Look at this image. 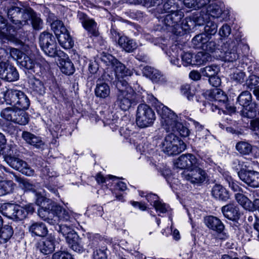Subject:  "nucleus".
I'll return each instance as SVG.
<instances>
[{
  "mask_svg": "<svg viewBox=\"0 0 259 259\" xmlns=\"http://www.w3.org/2000/svg\"><path fill=\"white\" fill-rule=\"evenodd\" d=\"M183 12L178 8L169 14H167L163 20V23L167 26L174 27L177 29L179 27V23L184 17Z\"/></svg>",
  "mask_w": 259,
  "mask_h": 259,
  "instance_id": "a211bd4d",
  "label": "nucleus"
},
{
  "mask_svg": "<svg viewBox=\"0 0 259 259\" xmlns=\"http://www.w3.org/2000/svg\"><path fill=\"white\" fill-rule=\"evenodd\" d=\"M235 199L246 209L250 210L251 201L244 195L237 193L235 195Z\"/></svg>",
  "mask_w": 259,
  "mask_h": 259,
  "instance_id": "13d9d810",
  "label": "nucleus"
},
{
  "mask_svg": "<svg viewBox=\"0 0 259 259\" xmlns=\"http://www.w3.org/2000/svg\"><path fill=\"white\" fill-rule=\"evenodd\" d=\"M21 66L27 69L31 70L36 74L39 76L45 74L47 70L50 68L49 63L44 59H37L34 61L29 56L26 54L24 55L21 60H19Z\"/></svg>",
  "mask_w": 259,
  "mask_h": 259,
  "instance_id": "423d86ee",
  "label": "nucleus"
},
{
  "mask_svg": "<svg viewBox=\"0 0 259 259\" xmlns=\"http://www.w3.org/2000/svg\"><path fill=\"white\" fill-rule=\"evenodd\" d=\"M70 247L74 251L81 253L84 250V248L81 244V240L77 234L74 235L71 239L67 242Z\"/></svg>",
  "mask_w": 259,
  "mask_h": 259,
  "instance_id": "a19ab883",
  "label": "nucleus"
},
{
  "mask_svg": "<svg viewBox=\"0 0 259 259\" xmlns=\"http://www.w3.org/2000/svg\"><path fill=\"white\" fill-rule=\"evenodd\" d=\"M236 149L241 155H248L252 150V146L246 141H239L236 143Z\"/></svg>",
  "mask_w": 259,
  "mask_h": 259,
  "instance_id": "c03bdc74",
  "label": "nucleus"
},
{
  "mask_svg": "<svg viewBox=\"0 0 259 259\" xmlns=\"http://www.w3.org/2000/svg\"><path fill=\"white\" fill-rule=\"evenodd\" d=\"M141 101L151 104L155 108L158 114L161 116V119L171 111L170 109L159 102L153 95L149 94L145 92L142 93Z\"/></svg>",
  "mask_w": 259,
  "mask_h": 259,
  "instance_id": "9b49d317",
  "label": "nucleus"
},
{
  "mask_svg": "<svg viewBox=\"0 0 259 259\" xmlns=\"http://www.w3.org/2000/svg\"><path fill=\"white\" fill-rule=\"evenodd\" d=\"M231 79L236 83H242L245 79V74L243 71L237 70L231 75Z\"/></svg>",
  "mask_w": 259,
  "mask_h": 259,
  "instance_id": "69168bd1",
  "label": "nucleus"
},
{
  "mask_svg": "<svg viewBox=\"0 0 259 259\" xmlns=\"http://www.w3.org/2000/svg\"><path fill=\"white\" fill-rule=\"evenodd\" d=\"M59 66L62 72L68 75L72 74L75 71L73 63L68 58L67 59H60Z\"/></svg>",
  "mask_w": 259,
  "mask_h": 259,
  "instance_id": "4c0bfd02",
  "label": "nucleus"
},
{
  "mask_svg": "<svg viewBox=\"0 0 259 259\" xmlns=\"http://www.w3.org/2000/svg\"><path fill=\"white\" fill-rule=\"evenodd\" d=\"M185 179L192 184L200 185L204 183L207 178L206 171L200 167L194 166L190 170L182 174Z\"/></svg>",
  "mask_w": 259,
  "mask_h": 259,
  "instance_id": "9d476101",
  "label": "nucleus"
},
{
  "mask_svg": "<svg viewBox=\"0 0 259 259\" xmlns=\"http://www.w3.org/2000/svg\"><path fill=\"white\" fill-rule=\"evenodd\" d=\"M212 196L217 200L226 201L229 198V192L221 185L215 184L211 191Z\"/></svg>",
  "mask_w": 259,
  "mask_h": 259,
  "instance_id": "bb28decb",
  "label": "nucleus"
},
{
  "mask_svg": "<svg viewBox=\"0 0 259 259\" xmlns=\"http://www.w3.org/2000/svg\"><path fill=\"white\" fill-rule=\"evenodd\" d=\"M1 117L7 121L25 125L29 121V115L27 113L15 107H10L3 109L0 113Z\"/></svg>",
  "mask_w": 259,
  "mask_h": 259,
  "instance_id": "39448f33",
  "label": "nucleus"
},
{
  "mask_svg": "<svg viewBox=\"0 0 259 259\" xmlns=\"http://www.w3.org/2000/svg\"><path fill=\"white\" fill-rule=\"evenodd\" d=\"M180 90L182 94L186 96L189 100H192L195 95L194 90H192L189 84L182 85Z\"/></svg>",
  "mask_w": 259,
  "mask_h": 259,
  "instance_id": "680f3d73",
  "label": "nucleus"
},
{
  "mask_svg": "<svg viewBox=\"0 0 259 259\" xmlns=\"http://www.w3.org/2000/svg\"><path fill=\"white\" fill-rule=\"evenodd\" d=\"M252 95L247 91H243L238 96L237 102L241 106L245 107L250 105L252 103Z\"/></svg>",
  "mask_w": 259,
  "mask_h": 259,
  "instance_id": "a18cd8bd",
  "label": "nucleus"
},
{
  "mask_svg": "<svg viewBox=\"0 0 259 259\" xmlns=\"http://www.w3.org/2000/svg\"><path fill=\"white\" fill-rule=\"evenodd\" d=\"M39 45L45 53L50 57H54L60 54L57 50L55 37L49 32H44L40 34Z\"/></svg>",
  "mask_w": 259,
  "mask_h": 259,
  "instance_id": "0eeeda50",
  "label": "nucleus"
},
{
  "mask_svg": "<svg viewBox=\"0 0 259 259\" xmlns=\"http://www.w3.org/2000/svg\"><path fill=\"white\" fill-rule=\"evenodd\" d=\"M222 211L225 217L229 220L236 221L240 218L239 208L234 204H228L223 206Z\"/></svg>",
  "mask_w": 259,
  "mask_h": 259,
  "instance_id": "393cba45",
  "label": "nucleus"
},
{
  "mask_svg": "<svg viewBox=\"0 0 259 259\" xmlns=\"http://www.w3.org/2000/svg\"><path fill=\"white\" fill-rule=\"evenodd\" d=\"M223 8L216 3L210 4L206 9H203L200 13L199 16L196 19L198 25H203L207 20H213L219 18H224Z\"/></svg>",
  "mask_w": 259,
  "mask_h": 259,
  "instance_id": "1a4fd4ad",
  "label": "nucleus"
},
{
  "mask_svg": "<svg viewBox=\"0 0 259 259\" xmlns=\"http://www.w3.org/2000/svg\"><path fill=\"white\" fill-rule=\"evenodd\" d=\"M210 58V55L208 53L199 52L194 56L192 65L200 66L203 65L206 63Z\"/></svg>",
  "mask_w": 259,
  "mask_h": 259,
  "instance_id": "de8ad7c7",
  "label": "nucleus"
},
{
  "mask_svg": "<svg viewBox=\"0 0 259 259\" xmlns=\"http://www.w3.org/2000/svg\"><path fill=\"white\" fill-rule=\"evenodd\" d=\"M21 91L6 90L4 92V98L8 104H10L16 108Z\"/></svg>",
  "mask_w": 259,
  "mask_h": 259,
  "instance_id": "2f4dec72",
  "label": "nucleus"
},
{
  "mask_svg": "<svg viewBox=\"0 0 259 259\" xmlns=\"http://www.w3.org/2000/svg\"><path fill=\"white\" fill-rule=\"evenodd\" d=\"M10 174L13 176V177L12 176H10V177L11 178H14L15 181L21 185V187L24 189L25 191H31L34 193L36 192L35 186L28 180L23 179L17 176L13 172H10Z\"/></svg>",
  "mask_w": 259,
  "mask_h": 259,
  "instance_id": "f704fd0d",
  "label": "nucleus"
},
{
  "mask_svg": "<svg viewBox=\"0 0 259 259\" xmlns=\"http://www.w3.org/2000/svg\"><path fill=\"white\" fill-rule=\"evenodd\" d=\"M60 45L65 49L71 48L74 45V42L67 31L62 33L57 37Z\"/></svg>",
  "mask_w": 259,
  "mask_h": 259,
  "instance_id": "58836bf2",
  "label": "nucleus"
},
{
  "mask_svg": "<svg viewBox=\"0 0 259 259\" xmlns=\"http://www.w3.org/2000/svg\"><path fill=\"white\" fill-rule=\"evenodd\" d=\"M75 225H72L71 223L68 224H61L56 228L57 231L65 236L66 241L71 239V236L77 233L73 230V227Z\"/></svg>",
  "mask_w": 259,
  "mask_h": 259,
  "instance_id": "72a5a7b5",
  "label": "nucleus"
},
{
  "mask_svg": "<svg viewBox=\"0 0 259 259\" xmlns=\"http://www.w3.org/2000/svg\"><path fill=\"white\" fill-rule=\"evenodd\" d=\"M207 99L211 101L217 102L221 106L223 103L228 101L227 95L220 89L215 88L206 93Z\"/></svg>",
  "mask_w": 259,
  "mask_h": 259,
  "instance_id": "4be33fe9",
  "label": "nucleus"
},
{
  "mask_svg": "<svg viewBox=\"0 0 259 259\" xmlns=\"http://www.w3.org/2000/svg\"><path fill=\"white\" fill-rule=\"evenodd\" d=\"M219 72V67L214 65L207 66L200 69L201 74L209 78L214 75H217Z\"/></svg>",
  "mask_w": 259,
  "mask_h": 259,
  "instance_id": "4d7b16f0",
  "label": "nucleus"
},
{
  "mask_svg": "<svg viewBox=\"0 0 259 259\" xmlns=\"http://www.w3.org/2000/svg\"><path fill=\"white\" fill-rule=\"evenodd\" d=\"M240 179L252 188L259 187V172L254 170L241 169L238 172Z\"/></svg>",
  "mask_w": 259,
  "mask_h": 259,
  "instance_id": "dca6fc26",
  "label": "nucleus"
},
{
  "mask_svg": "<svg viewBox=\"0 0 259 259\" xmlns=\"http://www.w3.org/2000/svg\"><path fill=\"white\" fill-rule=\"evenodd\" d=\"M88 240V246L90 248H96L101 246V243L104 238L99 234L87 233L86 234Z\"/></svg>",
  "mask_w": 259,
  "mask_h": 259,
  "instance_id": "e433bc0d",
  "label": "nucleus"
},
{
  "mask_svg": "<svg viewBox=\"0 0 259 259\" xmlns=\"http://www.w3.org/2000/svg\"><path fill=\"white\" fill-rule=\"evenodd\" d=\"M209 39L208 36L205 33H200L196 35L192 40V42L194 47L196 48H201L202 49V46Z\"/></svg>",
  "mask_w": 259,
  "mask_h": 259,
  "instance_id": "5fc2aeb1",
  "label": "nucleus"
},
{
  "mask_svg": "<svg viewBox=\"0 0 259 259\" xmlns=\"http://www.w3.org/2000/svg\"><path fill=\"white\" fill-rule=\"evenodd\" d=\"M162 151L169 156L176 155L185 150L186 145L174 133L168 134L161 143Z\"/></svg>",
  "mask_w": 259,
  "mask_h": 259,
  "instance_id": "7ed1b4c3",
  "label": "nucleus"
},
{
  "mask_svg": "<svg viewBox=\"0 0 259 259\" xmlns=\"http://www.w3.org/2000/svg\"><path fill=\"white\" fill-rule=\"evenodd\" d=\"M197 163V159L192 154H185L181 155L177 160L176 165L181 169L194 167Z\"/></svg>",
  "mask_w": 259,
  "mask_h": 259,
  "instance_id": "6ab92c4d",
  "label": "nucleus"
},
{
  "mask_svg": "<svg viewBox=\"0 0 259 259\" xmlns=\"http://www.w3.org/2000/svg\"><path fill=\"white\" fill-rule=\"evenodd\" d=\"M22 138L27 144L37 149L42 148L45 144L40 137L27 131L22 132Z\"/></svg>",
  "mask_w": 259,
  "mask_h": 259,
  "instance_id": "5701e85b",
  "label": "nucleus"
},
{
  "mask_svg": "<svg viewBox=\"0 0 259 259\" xmlns=\"http://www.w3.org/2000/svg\"><path fill=\"white\" fill-rule=\"evenodd\" d=\"M156 119L154 110L146 104L138 105L136 111V122L137 125L141 128L151 126Z\"/></svg>",
  "mask_w": 259,
  "mask_h": 259,
  "instance_id": "20e7f679",
  "label": "nucleus"
},
{
  "mask_svg": "<svg viewBox=\"0 0 259 259\" xmlns=\"http://www.w3.org/2000/svg\"><path fill=\"white\" fill-rule=\"evenodd\" d=\"M205 23H206V25L204 27V33H205L210 38L211 35H214L217 33L218 25L211 19L207 20Z\"/></svg>",
  "mask_w": 259,
  "mask_h": 259,
  "instance_id": "864d4df0",
  "label": "nucleus"
},
{
  "mask_svg": "<svg viewBox=\"0 0 259 259\" xmlns=\"http://www.w3.org/2000/svg\"><path fill=\"white\" fill-rule=\"evenodd\" d=\"M14 217L12 219L16 221H22L27 217V213L24 208L20 205H16Z\"/></svg>",
  "mask_w": 259,
  "mask_h": 259,
  "instance_id": "bf43d9fd",
  "label": "nucleus"
},
{
  "mask_svg": "<svg viewBox=\"0 0 259 259\" xmlns=\"http://www.w3.org/2000/svg\"><path fill=\"white\" fill-rule=\"evenodd\" d=\"M51 28L56 36H58L62 33H64L68 30L64 25L63 22L58 19L54 20L51 24Z\"/></svg>",
  "mask_w": 259,
  "mask_h": 259,
  "instance_id": "603ef678",
  "label": "nucleus"
},
{
  "mask_svg": "<svg viewBox=\"0 0 259 259\" xmlns=\"http://www.w3.org/2000/svg\"><path fill=\"white\" fill-rule=\"evenodd\" d=\"M77 18L82 24L83 28L88 31L90 37L99 36V32L96 22L93 19H90L85 14L79 12Z\"/></svg>",
  "mask_w": 259,
  "mask_h": 259,
  "instance_id": "4468645a",
  "label": "nucleus"
},
{
  "mask_svg": "<svg viewBox=\"0 0 259 259\" xmlns=\"http://www.w3.org/2000/svg\"><path fill=\"white\" fill-rule=\"evenodd\" d=\"M117 93L114 104L123 111L128 110L138 101L137 94L126 80L116 82Z\"/></svg>",
  "mask_w": 259,
  "mask_h": 259,
  "instance_id": "f257e3e1",
  "label": "nucleus"
},
{
  "mask_svg": "<svg viewBox=\"0 0 259 259\" xmlns=\"http://www.w3.org/2000/svg\"><path fill=\"white\" fill-rule=\"evenodd\" d=\"M52 213H55V219L71 223L72 225H76L77 221L71 211L66 210L63 207L55 204V206L52 207Z\"/></svg>",
  "mask_w": 259,
  "mask_h": 259,
  "instance_id": "2eb2a0df",
  "label": "nucleus"
},
{
  "mask_svg": "<svg viewBox=\"0 0 259 259\" xmlns=\"http://www.w3.org/2000/svg\"><path fill=\"white\" fill-rule=\"evenodd\" d=\"M96 248L93 254L94 259H106L107 258V247L106 246H100L99 248Z\"/></svg>",
  "mask_w": 259,
  "mask_h": 259,
  "instance_id": "e2e57ef3",
  "label": "nucleus"
},
{
  "mask_svg": "<svg viewBox=\"0 0 259 259\" xmlns=\"http://www.w3.org/2000/svg\"><path fill=\"white\" fill-rule=\"evenodd\" d=\"M210 0H184V5L188 8L200 9L206 6Z\"/></svg>",
  "mask_w": 259,
  "mask_h": 259,
  "instance_id": "8fccbe9b",
  "label": "nucleus"
},
{
  "mask_svg": "<svg viewBox=\"0 0 259 259\" xmlns=\"http://www.w3.org/2000/svg\"><path fill=\"white\" fill-rule=\"evenodd\" d=\"M24 10L22 11V9L18 6H11L7 11L8 17L14 24L23 25L22 15Z\"/></svg>",
  "mask_w": 259,
  "mask_h": 259,
  "instance_id": "b1692460",
  "label": "nucleus"
},
{
  "mask_svg": "<svg viewBox=\"0 0 259 259\" xmlns=\"http://www.w3.org/2000/svg\"><path fill=\"white\" fill-rule=\"evenodd\" d=\"M52 259H73L70 253L65 251H57L53 254Z\"/></svg>",
  "mask_w": 259,
  "mask_h": 259,
  "instance_id": "774afa93",
  "label": "nucleus"
},
{
  "mask_svg": "<svg viewBox=\"0 0 259 259\" xmlns=\"http://www.w3.org/2000/svg\"><path fill=\"white\" fill-rule=\"evenodd\" d=\"M55 206V204H48L47 206L40 207L38 210L39 217L47 222L51 225H54L56 223V219H54L55 213H52V208Z\"/></svg>",
  "mask_w": 259,
  "mask_h": 259,
  "instance_id": "aec40b11",
  "label": "nucleus"
},
{
  "mask_svg": "<svg viewBox=\"0 0 259 259\" xmlns=\"http://www.w3.org/2000/svg\"><path fill=\"white\" fill-rule=\"evenodd\" d=\"M55 238L50 236L38 242L36 247L43 254H48L55 250Z\"/></svg>",
  "mask_w": 259,
  "mask_h": 259,
  "instance_id": "412c9836",
  "label": "nucleus"
},
{
  "mask_svg": "<svg viewBox=\"0 0 259 259\" xmlns=\"http://www.w3.org/2000/svg\"><path fill=\"white\" fill-rule=\"evenodd\" d=\"M191 121L195 126L196 131V136L199 139L204 138L208 133V131L205 129L203 125L200 124L198 122L191 119Z\"/></svg>",
  "mask_w": 259,
  "mask_h": 259,
  "instance_id": "052dcab7",
  "label": "nucleus"
},
{
  "mask_svg": "<svg viewBox=\"0 0 259 259\" xmlns=\"http://www.w3.org/2000/svg\"><path fill=\"white\" fill-rule=\"evenodd\" d=\"M29 105L30 101L28 98L23 92L21 91L16 108L25 111L28 108Z\"/></svg>",
  "mask_w": 259,
  "mask_h": 259,
  "instance_id": "6e6d98bb",
  "label": "nucleus"
},
{
  "mask_svg": "<svg viewBox=\"0 0 259 259\" xmlns=\"http://www.w3.org/2000/svg\"><path fill=\"white\" fill-rule=\"evenodd\" d=\"M35 203L36 204L40 206V207L42 206H47V204L51 203V204H55L51 200L47 199L44 196L41 195L40 193L35 192Z\"/></svg>",
  "mask_w": 259,
  "mask_h": 259,
  "instance_id": "0e129e2a",
  "label": "nucleus"
},
{
  "mask_svg": "<svg viewBox=\"0 0 259 259\" xmlns=\"http://www.w3.org/2000/svg\"><path fill=\"white\" fill-rule=\"evenodd\" d=\"M198 16L189 17L186 18L182 22L181 25L179 26V29L180 28L184 31H189L192 28H193L196 24L198 25L196 22V19Z\"/></svg>",
  "mask_w": 259,
  "mask_h": 259,
  "instance_id": "49530a36",
  "label": "nucleus"
},
{
  "mask_svg": "<svg viewBox=\"0 0 259 259\" xmlns=\"http://www.w3.org/2000/svg\"><path fill=\"white\" fill-rule=\"evenodd\" d=\"M222 50L224 53L223 57L225 62H233L239 59V53L237 51L235 42L227 41L222 46Z\"/></svg>",
  "mask_w": 259,
  "mask_h": 259,
  "instance_id": "f3484780",
  "label": "nucleus"
},
{
  "mask_svg": "<svg viewBox=\"0 0 259 259\" xmlns=\"http://www.w3.org/2000/svg\"><path fill=\"white\" fill-rule=\"evenodd\" d=\"M29 231L32 236L44 237L48 234V229L41 222L32 223L29 227Z\"/></svg>",
  "mask_w": 259,
  "mask_h": 259,
  "instance_id": "7c9ffc66",
  "label": "nucleus"
},
{
  "mask_svg": "<svg viewBox=\"0 0 259 259\" xmlns=\"http://www.w3.org/2000/svg\"><path fill=\"white\" fill-rule=\"evenodd\" d=\"M257 105L253 102L248 106L243 107V109L241 111V115L242 117L248 118H253L256 115V109Z\"/></svg>",
  "mask_w": 259,
  "mask_h": 259,
  "instance_id": "37998d69",
  "label": "nucleus"
},
{
  "mask_svg": "<svg viewBox=\"0 0 259 259\" xmlns=\"http://www.w3.org/2000/svg\"><path fill=\"white\" fill-rule=\"evenodd\" d=\"M0 77L8 81H14L19 78V73L8 61L0 62Z\"/></svg>",
  "mask_w": 259,
  "mask_h": 259,
  "instance_id": "ddd939ff",
  "label": "nucleus"
},
{
  "mask_svg": "<svg viewBox=\"0 0 259 259\" xmlns=\"http://www.w3.org/2000/svg\"><path fill=\"white\" fill-rule=\"evenodd\" d=\"M118 43L123 50L128 53L133 52L138 47L137 43L134 40L125 36H120Z\"/></svg>",
  "mask_w": 259,
  "mask_h": 259,
  "instance_id": "c756f323",
  "label": "nucleus"
},
{
  "mask_svg": "<svg viewBox=\"0 0 259 259\" xmlns=\"http://www.w3.org/2000/svg\"><path fill=\"white\" fill-rule=\"evenodd\" d=\"M145 71L148 72L147 75L153 82L163 83L166 81L165 77L158 70L147 66L145 68Z\"/></svg>",
  "mask_w": 259,
  "mask_h": 259,
  "instance_id": "c9c22d12",
  "label": "nucleus"
},
{
  "mask_svg": "<svg viewBox=\"0 0 259 259\" xmlns=\"http://www.w3.org/2000/svg\"><path fill=\"white\" fill-rule=\"evenodd\" d=\"M161 126L166 132H178L182 137H187L190 134L189 130L184 126L180 118L171 110L161 120Z\"/></svg>",
  "mask_w": 259,
  "mask_h": 259,
  "instance_id": "f03ea898",
  "label": "nucleus"
},
{
  "mask_svg": "<svg viewBox=\"0 0 259 259\" xmlns=\"http://www.w3.org/2000/svg\"><path fill=\"white\" fill-rule=\"evenodd\" d=\"M176 0H167L165 3L163 2L160 4L158 7H156L155 11L159 14H163L167 13H170L178 8L177 5L176 4Z\"/></svg>",
  "mask_w": 259,
  "mask_h": 259,
  "instance_id": "473e14b6",
  "label": "nucleus"
},
{
  "mask_svg": "<svg viewBox=\"0 0 259 259\" xmlns=\"http://www.w3.org/2000/svg\"><path fill=\"white\" fill-rule=\"evenodd\" d=\"M15 184L12 181H0V196L10 194L13 191Z\"/></svg>",
  "mask_w": 259,
  "mask_h": 259,
  "instance_id": "09e8293b",
  "label": "nucleus"
},
{
  "mask_svg": "<svg viewBox=\"0 0 259 259\" xmlns=\"http://www.w3.org/2000/svg\"><path fill=\"white\" fill-rule=\"evenodd\" d=\"M28 82L32 92L36 95H43L46 92V87L43 82L34 76L29 78Z\"/></svg>",
  "mask_w": 259,
  "mask_h": 259,
  "instance_id": "c85d7f7f",
  "label": "nucleus"
},
{
  "mask_svg": "<svg viewBox=\"0 0 259 259\" xmlns=\"http://www.w3.org/2000/svg\"><path fill=\"white\" fill-rule=\"evenodd\" d=\"M204 223L208 228L218 233H222L225 228L224 224L219 219L212 215L205 217Z\"/></svg>",
  "mask_w": 259,
  "mask_h": 259,
  "instance_id": "a878e982",
  "label": "nucleus"
},
{
  "mask_svg": "<svg viewBox=\"0 0 259 259\" xmlns=\"http://www.w3.org/2000/svg\"><path fill=\"white\" fill-rule=\"evenodd\" d=\"M15 206L16 205L12 203H3L0 205V212L4 215L12 219Z\"/></svg>",
  "mask_w": 259,
  "mask_h": 259,
  "instance_id": "3c124183",
  "label": "nucleus"
},
{
  "mask_svg": "<svg viewBox=\"0 0 259 259\" xmlns=\"http://www.w3.org/2000/svg\"><path fill=\"white\" fill-rule=\"evenodd\" d=\"M245 84L248 89H256L259 87V77L256 75H250L246 80Z\"/></svg>",
  "mask_w": 259,
  "mask_h": 259,
  "instance_id": "338daca9",
  "label": "nucleus"
},
{
  "mask_svg": "<svg viewBox=\"0 0 259 259\" xmlns=\"http://www.w3.org/2000/svg\"><path fill=\"white\" fill-rule=\"evenodd\" d=\"M13 233L14 231L11 226L9 225L3 226L0 229V243H7L12 237Z\"/></svg>",
  "mask_w": 259,
  "mask_h": 259,
  "instance_id": "ea45409f",
  "label": "nucleus"
},
{
  "mask_svg": "<svg viewBox=\"0 0 259 259\" xmlns=\"http://www.w3.org/2000/svg\"><path fill=\"white\" fill-rule=\"evenodd\" d=\"M7 162L13 168L21 172L23 166L26 165V162L18 158L7 156L5 157Z\"/></svg>",
  "mask_w": 259,
  "mask_h": 259,
  "instance_id": "79ce46f5",
  "label": "nucleus"
},
{
  "mask_svg": "<svg viewBox=\"0 0 259 259\" xmlns=\"http://www.w3.org/2000/svg\"><path fill=\"white\" fill-rule=\"evenodd\" d=\"M23 25L28 24V20H31L32 26L34 29L38 30L42 28L43 21L35 12L30 7L26 8L22 15Z\"/></svg>",
  "mask_w": 259,
  "mask_h": 259,
  "instance_id": "f8f14e48",
  "label": "nucleus"
},
{
  "mask_svg": "<svg viewBox=\"0 0 259 259\" xmlns=\"http://www.w3.org/2000/svg\"><path fill=\"white\" fill-rule=\"evenodd\" d=\"M102 60L105 62L107 65L111 64L113 67L115 72V75L118 81L119 80H124L120 79L125 77L131 76L133 72V71L125 67V66L117 60L112 55L107 54L102 56Z\"/></svg>",
  "mask_w": 259,
  "mask_h": 259,
  "instance_id": "6e6552de",
  "label": "nucleus"
},
{
  "mask_svg": "<svg viewBox=\"0 0 259 259\" xmlns=\"http://www.w3.org/2000/svg\"><path fill=\"white\" fill-rule=\"evenodd\" d=\"M96 97L105 99L110 94V89L109 85L101 79H98L95 90Z\"/></svg>",
  "mask_w": 259,
  "mask_h": 259,
  "instance_id": "cd10ccee",
  "label": "nucleus"
}]
</instances>
